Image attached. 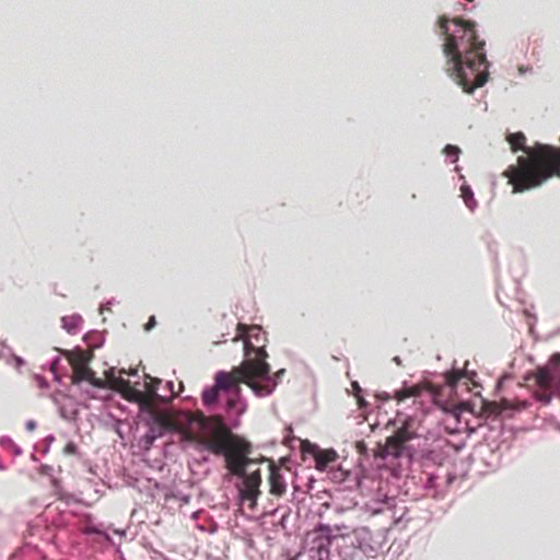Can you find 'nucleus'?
Returning a JSON list of instances; mask_svg holds the SVG:
<instances>
[{
	"mask_svg": "<svg viewBox=\"0 0 560 560\" xmlns=\"http://www.w3.org/2000/svg\"><path fill=\"white\" fill-rule=\"evenodd\" d=\"M477 24L470 20L442 15L436 21V33L445 58L444 70L465 93L483 86L489 78L486 42L477 34Z\"/></svg>",
	"mask_w": 560,
	"mask_h": 560,
	"instance_id": "obj_1",
	"label": "nucleus"
},
{
	"mask_svg": "<svg viewBox=\"0 0 560 560\" xmlns=\"http://www.w3.org/2000/svg\"><path fill=\"white\" fill-rule=\"evenodd\" d=\"M419 439V434L411 430L410 422L405 420L402 424L389 435L384 444L378 443L374 453V463L382 477L386 474V479L399 481L402 477L405 467L417 462L422 471H429L431 468L450 467L451 455L448 448L434 445L416 447L410 442Z\"/></svg>",
	"mask_w": 560,
	"mask_h": 560,
	"instance_id": "obj_2",
	"label": "nucleus"
},
{
	"mask_svg": "<svg viewBox=\"0 0 560 560\" xmlns=\"http://www.w3.org/2000/svg\"><path fill=\"white\" fill-rule=\"evenodd\" d=\"M508 140L513 151L523 150L527 154L518 156L517 164L505 171L514 192L538 187L553 175L560 176V149L542 143L529 148L521 131L510 133Z\"/></svg>",
	"mask_w": 560,
	"mask_h": 560,
	"instance_id": "obj_3",
	"label": "nucleus"
},
{
	"mask_svg": "<svg viewBox=\"0 0 560 560\" xmlns=\"http://www.w3.org/2000/svg\"><path fill=\"white\" fill-rule=\"evenodd\" d=\"M250 343L245 345V359L234 369L238 383L247 385L257 398L269 397L285 374V369H280L271 374L270 364L267 362L268 353L262 347H256L258 354L250 358Z\"/></svg>",
	"mask_w": 560,
	"mask_h": 560,
	"instance_id": "obj_4",
	"label": "nucleus"
},
{
	"mask_svg": "<svg viewBox=\"0 0 560 560\" xmlns=\"http://www.w3.org/2000/svg\"><path fill=\"white\" fill-rule=\"evenodd\" d=\"M241 384L235 377L221 370L215 373L214 384L203 388L201 398L206 407L211 408L219 404L220 392L226 393L225 411L230 417V428H238L241 417L247 409V401L242 395Z\"/></svg>",
	"mask_w": 560,
	"mask_h": 560,
	"instance_id": "obj_5",
	"label": "nucleus"
},
{
	"mask_svg": "<svg viewBox=\"0 0 560 560\" xmlns=\"http://www.w3.org/2000/svg\"><path fill=\"white\" fill-rule=\"evenodd\" d=\"M381 542L368 526H359L346 534L337 535L338 560H363L376 558Z\"/></svg>",
	"mask_w": 560,
	"mask_h": 560,
	"instance_id": "obj_6",
	"label": "nucleus"
},
{
	"mask_svg": "<svg viewBox=\"0 0 560 560\" xmlns=\"http://www.w3.org/2000/svg\"><path fill=\"white\" fill-rule=\"evenodd\" d=\"M200 428L209 438L195 443V451L198 453H209L224 458L232 447V438L238 436L232 432L234 428H230V420L223 417H218L213 421L202 418Z\"/></svg>",
	"mask_w": 560,
	"mask_h": 560,
	"instance_id": "obj_7",
	"label": "nucleus"
},
{
	"mask_svg": "<svg viewBox=\"0 0 560 560\" xmlns=\"http://www.w3.org/2000/svg\"><path fill=\"white\" fill-rule=\"evenodd\" d=\"M534 378L540 388L550 389L548 393L535 392V401L547 406L553 398L560 400V352L553 353L545 365L538 366Z\"/></svg>",
	"mask_w": 560,
	"mask_h": 560,
	"instance_id": "obj_8",
	"label": "nucleus"
},
{
	"mask_svg": "<svg viewBox=\"0 0 560 560\" xmlns=\"http://www.w3.org/2000/svg\"><path fill=\"white\" fill-rule=\"evenodd\" d=\"M339 528L335 529L328 525L318 523L312 530H308L303 541V548L310 560H330V547L335 546L337 551V535Z\"/></svg>",
	"mask_w": 560,
	"mask_h": 560,
	"instance_id": "obj_9",
	"label": "nucleus"
},
{
	"mask_svg": "<svg viewBox=\"0 0 560 560\" xmlns=\"http://www.w3.org/2000/svg\"><path fill=\"white\" fill-rule=\"evenodd\" d=\"M137 418L147 428L145 433L139 436L137 441V445L142 452L150 451L158 439L165 436L172 431L166 417L156 412L153 406L143 404L137 413Z\"/></svg>",
	"mask_w": 560,
	"mask_h": 560,
	"instance_id": "obj_10",
	"label": "nucleus"
},
{
	"mask_svg": "<svg viewBox=\"0 0 560 560\" xmlns=\"http://www.w3.org/2000/svg\"><path fill=\"white\" fill-rule=\"evenodd\" d=\"M422 474L424 475L421 479L422 489L434 499L443 498L457 479L454 467H440Z\"/></svg>",
	"mask_w": 560,
	"mask_h": 560,
	"instance_id": "obj_11",
	"label": "nucleus"
},
{
	"mask_svg": "<svg viewBox=\"0 0 560 560\" xmlns=\"http://www.w3.org/2000/svg\"><path fill=\"white\" fill-rule=\"evenodd\" d=\"M233 444L224 456L225 467L238 478L245 475L253 460L248 457L252 452V444L244 436L232 438Z\"/></svg>",
	"mask_w": 560,
	"mask_h": 560,
	"instance_id": "obj_12",
	"label": "nucleus"
},
{
	"mask_svg": "<svg viewBox=\"0 0 560 560\" xmlns=\"http://www.w3.org/2000/svg\"><path fill=\"white\" fill-rule=\"evenodd\" d=\"M50 398L58 409L59 417L79 429L80 408L89 409L90 405L78 401L73 396L59 389L54 392Z\"/></svg>",
	"mask_w": 560,
	"mask_h": 560,
	"instance_id": "obj_13",
	"label": "nucleus"
},
{
	"mask_svg": "<svg viewBox=\"0 0 560 560\" xmlns=\"http://www.w3.org/2000/svg\"><path fill=\"white\" fill-rule=\"evenodd\" d=\"M329 479L336 485L337 491H355L361 488L363 470L360 467L345 469L342 467L331 468Z\"/></svg>",
	"mask_w": 560,
	"mask_h": 560,
	"instance_id": "obj_14",
	"label": "nucleus"
},
{
	"mask_svg": "<svg viewBox=\"0 0 560 560\" xmlns=\"http://www.w3.org/2000/svg\"><path fill=\"white\" fill-rule=\"evenodd\" d=\"M302 452L304 455H311L314 458L315 468L318 471H325L329 464L335 463L338 458L334 448L322 450L317 444L310 441L302 443Z\"/></svg>",
	"mask_w": 560,
	"mask_h": 560,
	"instance_id": "obj_15",
	"label": "nucleus"
},
{
	"mask_svg": "<svg viewBox=\"0 0 560 560\" xmlns=\"http://www.w3.org/2000/svg\"><path fill=\"white\" fill-rule=\"evenodd\" d=\"M384 504L390 513V518L396 527L404 528L411 520L409 516V508L405 504L404 500H397L395 497L385 495Z\"/></svg>",
	"mask_w": 560,
	"mask_h": 560,
	"instance_id": "obj_16",
	"label": "nucleus"
},
{
	"mask_svg": "<svg viewBox=\"0 0 560 560\" xmlns=\"http://www.w3.org/2000/svg\"><path fill=\"white\" fill-rule=\"evenodd\" d=\"M238 336L243 340V351L244 352H245V345L247 342L250 343V346H252L250 354H249L250 358H256V355L258 354L256 347H262L266 350V346H265L266 338H265V334L260 327L253 326L246 332L245 326L240 324L238 325Z\"/></svg>",
	"mask_w": 560,
	"mask_h": 560,
	"instance_id": "obj_17",
	"label": "nucleus"
},
{
	"mask_svg": "<svg viewBox=\"0 0 560 560\" xmlns=\"http://www.w3.org/2000/svg\"><path fill=\"white\" fill-rule=\"evenodd\" d=\"M242 487L238 488L240 498L243 501H255L258 492V487L261 482L260 471H247L241 476Z\"/></svg>",
	"mask_w": 560,
	"mask_h": 560,
	"instance_id": "obj_18",
	"label": "nucleus"
},
{
	"mask_svg": "<svg viewBox=\"0 0 560 560\" xmlns=\"http://www.w3.org/2000/svg\"><path fill=\"white\" fill-rule=\"evenodd\" d=\"M114 381L120 386L124 392V397L131 402H136L138 405V411L141 409L143 404L148 406H152L150 398L141 390L135 387H131L130 382L128 380L122 378L121 376L115 377Z\"/></svg>",
	"mask_w": 560,
	"mask_h": 560,
	"instance_id": "obj_19",
	"label": "nucleus"
},
{
	"mask_svg": "<svg viewBox=\"0 0 560 560\" xmlns=\"http://www.w3.org/2000/svg\"><path fill=\"white\" fill-rule=\"evenodd\" d=\"M71 383L77 386H81L82 384H92L94 387H105V381L98 378L96 373L88 368L78 369V371L73 372L71 375Z\"/></svg>",
	"mask_w": 560,
	"mask_h": 560,
	"instance_id": "obj_20",
	"label": "nucleus"
},
{
	"mask_svg": "<svg viewBox=\"0 0 560 560\" xmlns=\"http://www.w3.org/2000/svg\"><path fill=\"white\" fill-rule=\"evenodd\" d=\"M269 470V483L271 493L275 495L283 494L287 489V482L283 478L280 467H278L275 463H271Z\"/></svg>",
	"mask_w": 560,
	"mask_h": 560,
	"instance_id": "obj_21",
	"label": "nucleus"
},
{
	"mask_svg": "<svg viewBox=\"0 0 560 560\" xmlns=\"http://www.w3.org/2000/svg\"><path fill=\"white\" fill-rule=\"evenodd\" d=\"M63 355L69 360L73 372L78 369H84L89 366L91 354L80 348H75L72 351H65Z\"/></svg>",
	"mask_w": 560,
	"mask_h": 560,
	"instance_id": "obj_22",
	"label": "nucleus"
},
{
	"mask_svg": "<svg viewBox=\"0 0 560 560\" xmlns=\"http://www.w3.org/2000/svg\"><path fill=\"white\" fill-rule=\"evenodd\" d=\"M530 406H532V402L529 400H527V399L516 400V401H511V400H508V399H502L501 402H500L499 413L501 416H503V417L511 418L516 412H521L523 410H526Z\"/></svg>",
	"mask_w": 560,
	"mask_h": 560,
	"instance_id": "obj_23",
	"label": "nucleus"
},
{
	"mask_svg": "<svg viewBox=\"0 0 560 560\" xmlns=\"http://www.w3.org/2000/svg\"><path fill=\"white\" fill-rule=\"evenodd\" d=\"M476 375L477 374L475 371H463L460 369L453 368L451 371L445 373V382L448 386L455 387L460 378L467 377L469 380H472Z\"/></svg>",
	"mask_w": 560,
	"mask_h": 560,
	"instance_id": "obj_24",
	"label": "nucleus"
},
{
	"mask_svg": "<svg viewBox=\"0 0 560 560\" xmlns=\"http://www.w3.org/2000/svg\"><path fill=\"white\" fill-rule=\"evenodd\" d=\"M62 328L70 335H75L83 324V318L80 314L66 315L61 317Z\"/></svg>",
	"mask_w": 560,
	"mask_h": 560,
	"instance_id": "obj_25",
	"label": "nucleus"
},
{
	"mask_svg": "<svg viewBox=\"0 0 560 560\" xmlns=\"http://www.w3.org/2000/svg\"><path fill=\"white\" fill-rule=\"evenodd\" d=\"M460 197H462L465 206L471 212H474L477 209L478 202H477V200L475 198V194H474L472 188L470 187V185H468L466 182H464L460 185Z\"/></svg>",
	"mask_w": 560,
	"mask_h": 560,
	"instance_id": "obj_26",
	"label": "nucleus"
},
{
	"mask_svg": "<svg viewBox=\"0 0 560 560\" xmlns=\"http://www.w3.org/2000/svg\"><path fill=\"white\" fill-rule=\"evenodd\" d=\"M83 340L89 347L97 349L104 345L105 337L103 332L98 330H90L83 336Z\"/></svg>",
	"mask_w": 560,
	"mask_h": 560,
	"instance_id": "obj_27",
	"label": "nucleus"
},
{
	"mask_svg": "<svg viewBox=\"0 0 560 560\" xmlns=\"http://www.w3.org/2000/svg\"><path fill=\"white\" fill-rule=\"evenodd\" d=\"M79 388L81 394L84 395L85 397L90 399H100L102 398L100 392L106 390L107 386L105 385V387H94L92 384H82L81 386H79Z\"/></svg>",
	"mask_w": 560,
	"mask_h": 560,
	"instance_id": "obj_28",
	"label": "nucleus"
},
{
	"mask_svg": "<svg viewBox=\"0 0 560 560\" xmlns=\"http://www.w3.org/2000/svg\"><path fill=\"white\" fill-rule=\"evenodd\" d=\"M443 153L451 163H456L459 159L462 150L455 144H446L443 149Z\"/></svg>",
	"mask_w": 560,
	"mask_h": 560,
	"instance_id": "obj_29",
	"label": "nucleus"
},
{
	"mask_svg": "<svg viewBox=\"0 0 560 560\" xmlns=\"http://www.w3.org/2000/svg\"><path fill=\"white\" fill-rule=\"evenodd\" d=\"M83 534H85V535H101L106 540H110V537H109L108 533L103 530V529H101L97 525H89V526L84 527Z\"/></svg>",
	"mask_w": 560,
	"mask_h": 560,
	"instance_id": "obj_30",
	"label": "nucleus"
},
{
	"mask_svg": "<svg viewBox=\"0 0 560 560\" xmlns=\"http://www.w3.org/2000/svg\"><path fill=\"white\" fill-rule=\"evenodd\" d=\"M14 357L13 350L4 343H1L0 348V360H3L7 364L12 363V358Z\"/></svg>",
	"mask_w": 560,
	"mask_h": 560,
	"instance_id": "obj_31",
	"label": "nucleus"
},
{
	"mask_svg": "<svg viewBox=\"0 0 560 560\" xmlns=\"http://www.w3.org/2000/svg\"><path fill=\"white\" fill-rule=\"evenodd\" d=\"M271 514L272 515L280 514L279 523L282 525V527H284V522L289 517L290 511L288 508H277V509L272 510Z\"/></svg>",
	"mask_w": 560,
	"mask_h": 560,
	"instance_id": "obj_32",
	"label": "nucleus"
},
{
	"mask_svg": "<svg viewBox=\"0 0 560 560\" xmlns=\"http://www.w3.org/2000/svg\"><path fill=\"white\" fill-rule=\"evenodd\" d=\"M63 453L66 455H77L79 454V447L73 441H69L63 448Z\"/></svg>",
	"mask_w": 560,
	"mask_h": 560,
	"instance_id": "obj_33",
	"label": "nucleus"
},
{
	"mask_svg": "<svg viewBox=\"0 0 560 560\" xmlns=\"http://www.w3.org/2000/svg\"><path fill=\"white\" fill-rule=\"evenodd\" d=\"M34 378H35L38 387H40V388H48L49 387V382L42 374H35Z\"/></svg>",
	"mask_w": 560,
	"mask_h": 560,
	"instance_id": "obj_34",
	"label": "nucleus"
},
{
	"mask_svg": "<svg viewBox=\"0 0 560 560\" xmlns=\"http://www.w3.org/2000/svg\"><path fill=\"white\" fill-rule=\"evenodd\" d=\"M117 300L115 298H112L107 300L104 304L100 306V313L102 314L104 311H109L112 305H115Z\"/></svg>",
	"mask_w": 560,
	"mask_h": 560,
	"instance_id": "obj_35",
	"label": "nucleus"
},
{
	"mask_svg": "<svg viewBox=\"0 0 560 560\" xmlns=\"http://www.w3.org/2000/svg\"><path fill=\"white\" fill-rule=\"evenodd\" d=\"M174 498L177 499L178 501L187 504L190 502L191 497H190V494L183 493V492L178 491L176 494H174Z\"/></svg>",
	"mask_w": 560,
	"mask_h": 560,
	"instance_id": "obj_36",
	"label": "nucleus"
},
{
	"mask_svg": "<svg viewBox=\"0 0 560 560\" xmlns=\"http://www.w3.org/2000/svg\"><path fill=\"white\" fill-rule=\"evenodd\" d=\"M55 441V435L54 434H48L46 438H45V442H46V445L43 450V454H47L48 451H49V447L51 445V443Z\"/></svg>",
	"mask_w": 560,
	"mask_h": 560,
	"instance_id": "obj_37",
	"label": "nucleus"
},
{
	"mask_svg": "<svg viewBox=\"0 0 560 560\" xmlns=\"http://www.w3.org/2000/svg\"><path fill=\"white\" fill-rule=\"evenodd\" d=\"M156 325L155 316H150L147 324L144 325V330L150 331L152 328H154Z\"/></svg>",
	"mask_w": 560,
	"mask_h": 560,
	"instance_id": "obj_38",
	"label": "nucleus"
},
{
	"mask_svg": "<svg viewBox=\"0 0 560 560\" xmlns=\"http://www.w3.org/2000/svg\"><path fill=\"white\" fill-rule=\"evenodd\" d=\"M59 364H60V357L59 355H55L51 359V361H50V366H49L50 372L51 371H58Z\"/></svg>",
	"mask_w": 560,
	"mask_h": 560,
	"instance_id": "obj_39",
	"label": "nucleus"
},
{
	"mask_svg": "<svg viewBox=\"0 0 560 560\" xmlns=\"http://www.w3.org/2000/svg\"><path fill=\"white\" fill-rule=\"evenodd\" d=\"M358 406L360 409H365L369 407V402L365 400V398L362 395L355 396Z\"/></svg>",
	"mask_w": 560,
	"mask_h": 560,
	"instance_id": "obj_40",
	"label": "nucleus"
},
{
	"mask_svg": "<svg viewBox=\"0 0 560 560\" xmlns=\"http://www.w3.org/2000/svg\"><path fill=\"white\" fill-rule=\"evenodd\" d=\"M352 392L354 397L362 394V388L360 387L359 383L357 381H353L351 383Z\"/></svg>",
	"mask_w": 560,
	"mask_h": 560,
	"instance_id": "obj_41",
	"label": "nucleus"
},
{
	"mask_svg": "<svg viewBox=\"0 0 560 560\" xmlns=\"http://www.w3.org/2000/svg\"><path fill=\"white\" fill-rule=\"evenodd\" d=\"M12 362L15 363L16 369H21V366L24 365L25 361L22 357H19L14 353V357L12 358Z\"/></svg>",
	"mask_w": 560,
	"mask_h": 560,
	"instance_id": "obj_42",
	"label": "nucleus"
},
{
	"mask_svg": "<svg viewBox=\"0 0 560 560\" xmlns=\"http://www.w3.org/2000/svg\"><path fill=\"white\" fill-rule=\"evenodd\" d=\"M36 427H37V422L35 420H27L25 423V429L28 432L34 431L36 429Z\"/></svg>",
	"mask_w": 560,
	"mask_h": 560,
	"instance_id": "obj_43",
	"label": "nucleus"
},
{
	"mask_svg": "<svg viewBox=\"0 0 560 560\" xmlns=\"http://www.w3.org/2000/svg\"><path fill=\"white\" fill-rule=\"evenodd\" d=\"M11 444H13V440L10 436L4 435V436L0 438V445H2V446H5V445L10 446Z\"/></svg>",
	"mask_w": 560,
	"mask_h": 560,
	"instance_id": "obj_44",
	"label": "nucleus"
},
{
	"mask_svg": "<svg viewBox=\"0 0 560 560\" xmlns=\"http://www.w3.org/2000/svg\"><path fill=\"white\" fill-rule=\"evenodd\" d=\"M10 447L12 448V452L15 456H20L23 452L22 447L19 446L18 444H15L14 442H13V444L10 445Z\"/></svg>",
	"mask_w": 560,
	"mask_h": 560,
	"instance_id": "obj_45",
	"label": "nucleus"
},
{
	"mask_svg": "<svg viewBox=\"0 0 560 560\" xmlns=\"http://www.w3.org/2000/svg\"><path fill=\"white\" fill-rule=\"evenodd\" d=\"M357 448L361 454H365L368 452V447L363 441L357 443Z\"/></svg>",
	"mask_w": 560,
	"mask_h": 560,
	"instance_id": "obj_46",
	"label": "nucleus"
},
{
	"mask_svg": "<svg viewBox=\"0 0 560 560\" xmlns=\"http://www.w3.org/2000/svg\"><path fill=\"white\" fill-rule=\"evenodd\" d=\"M199 454H200V458L198 459L199 463H202V464L210 463L209 454H206V453H199Z\"/></svg>",
	"mask_w": 560,
	"mask_h": 560,
	"instance_id": "obj_47",
	"label": "nucleus"
},
{
	"mask_svg": "<svg viewBox=\"0 0 560 560\" xmlns=\"http://www.w3.org/2000/svg\"><path fill=\"white\" fill-rule=\"evenodd\" d=\"M52 378L56 383L61 384L62 383V376L58 373V371H51Z\"/></svg>",
	"mask_w": 560,
	"mask_h": 560,
	"instance_id": "obj_48",
	"label": "nucleus"
},
{
	"mask_svg": "<svg viewBox=\"0 0 560 560\" xmlns=\"http://www.w3.org/2000/svg\"><path fill=\"white\" fill-rule=\"evenodd\" d=\"M408 396H411V393H402V392L396 393V397L399 401L404 400Z\"/></svg>",
	"mask_w": 560,
	"mask_h": 560,
	"instance_id": "obj_49",
	"label": "nucleus"
},
{
	"mask_svg": "<svg viewBox=\"0 0 560 560\" xmlns=\"http://www.w3.org/2000/svg\"><path fill=\"white\" fill-rule=\"evenodd\" d=\"M40 470L45 475H50V472L52 471V467L49 465H42Z\"/></svg>",
	"mask_w": 560,
	"mask_h": 560,
	"instance_id": "obj_50",
	"label": "nucleus"
},
{
	"mask_svg": "<svg viewBox=\"0 0 560 560\" xmlns=\"http://www.w3.org/2000/svg\"><path fill=\"white\" fill-rule=\"evenodd\" d=\"M377 396L380 398H382L383 400H388L390 398L389 394H387V393H382V394H378Z\"/></svg>",
	"mask_w": 560,
	"mask_h": 560,
	"instance_id": "obj_51",
	"label": "nucleus"
},
{
	"mask_svg": "<svg viewBox=\"0 0 560 560\" xmlns=\"http://www.w3.org/2000/svg\"><path fill=\"white\" fill-rule=\"evenodd\" d=\"M105 374H106V376H108V377H109L110 375H113V374H114V369L112 368V369L107 370V371L105 372Z\"/></svg>",
	"mask_w": 560,
	"mask_h": 560,
	"instance_id": "obj_52",
	"label": "nucleus"
},
{
	"mask_svg": "<svg viewBox=\"0 0 560 560\" xmlns=\"http://www.w3.org/2000/svg\"><path fill=\"white\" fill-rule=\"evenodd\" d=\"M166 385H167V388H170L171 390H173L174 383H173L172 381H168V382L166 383Z\"/></svg>",
	"mask_w": 560,
	"mask_h": 560,
	"instance_id": "obj_53",
	"label": "nucleus"
},
{
	"mask_svg": "<svg viewBox=\"0 0 560 560\" xmlns=\"http://www.w3.org/2000/svg\"><path fill=\"white\" fill-rule=\"evenodd\" d=\"M148 389H149L150 392H153V394H154L155 396H159V395L156 394V390H158V387H156V386H154L153 388H148Z\"/></svg>",
	"mask_w": 560,
	"mask_h": 560,
	"instance_id": "obj_54",
	"label": "nucleus"
},
{
	"mask_svg": "<svg viewBox=\"0 0 560 560\" xmlns=\"http://www.w3.org/2000/svg\"><path fill=\"white\" fill-rule=\"evenodd\" d=\"M116 432L119 434V436H122V433H121L120 428H119V422L117 423Z\"/></svg>",
	"mask_w": 560,
	"mask_h": 560,
	"instance_id": "obj_55",
	"label": "nucleus"
},
{
	"mask_svg": "<svg viewBox=\"0 0 560 560\" xmlns=\"http://www.w3.org/2000/svg\"><path fill=\"white\" fill-rule=\"evenodd\" d=\"M115 533H116V534H118V535H120V536H124V535L126 534V532H125V530H119V529L115 530Z\"/></svg>",
	"mask_w": 560,
	"mask_h": 560,
	"instance_id": "obj_56",
	"label": "nucleus"
},
{
	"mask_svg": "<svg viewBox=\"0 0 560 560\" xmlns=\"http://www.w3.org/2000/svg\"><path fill=\"white\" fill-rule=\"evenodd\" d=\"M128 374H129V375H133V376H136V375L138 374V370H137V369H135V370H132V371H131L130 373H128Z\"/></svg>",
	"mask_w": 560,
	"mask_h": 560,
	"instance_id": "obj_57",
	"label": "nucleus"
},
{
	"mask_svg": "<svg viewBox=\"0 0 560 560\" xmlns=\"http://www.w3.org/2000/svg\"><path fill=\"white\" fill-rule=\"evenodd\" d=\"M394 361H395L397 364H400V358H399V357H395V358H394Z\"/></svg>",
	"mask_w": 560,
	"mask_h": 560,
	"instance_id": "obj_58",
	"label": "nucleus"
},
{
	"mask_svg": "<svg viewBox=\"0 0 560 560\" xmlns=\"http://www.w3.org/2000/svg\"><path fill=\"white\" fill-rule=\"evenodd\" d=\"M454 170H455V172L459 173L460 172V166L456 165Z\"/></svg>",
	"mask_w": 560,
	"mask_h": 560,
	"instance_id": "obj_59",
	"label": "nucleus"
},
{
	"mask_svg": "<svg viewBox=\"0 0 560 560\" xmlns=\"http://www.w3.org/2000/svg\"><path fill=\"white\" fill-rule=\"evenodd\" d=\"M197 515H198V512H194V513H192V517H194V518H196V517H197Z\"/></svg>",
	"mask_w": 560,
	"mask_h": 560,
	"instance_id": "obj_60",
	"label": "nucleus"
},
{
	"mask_svg": "<svg viewBox=\"0 0 560 560\" xmlns=\"http://www.w3.org/2000/svg\"><path fill=\"white\" fill-rule=\"evenodd\" d=\"M559 430H560V424L558 425Z\"/></svg>",
	"mask_w": 560,
	"mask_h": 560,
	"instance_id": "obj_61",
	"label": "nucleus"
}]
</instances>
